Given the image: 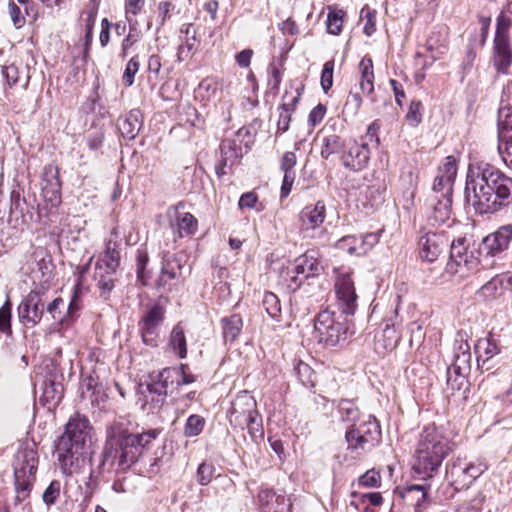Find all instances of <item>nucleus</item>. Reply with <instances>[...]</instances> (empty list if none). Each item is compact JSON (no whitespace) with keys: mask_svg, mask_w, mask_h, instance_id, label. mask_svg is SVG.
<instances>
[{"mask_svg":"<svg viewBox=\"0 0 512 512\" xmlns=\"http://www.w3.org/2000/svg\"><path fill=\"white\" fill-rule=\"evenodd\" d=\"M465 198L476 213L493 214L512 201V178L489 163H470Z\"/></svg>","mask_w":512,"mask_h":512,"instance_id":"obj_1","label":"nucleus"},{"mask_svg":"<svg viewBox=\"0 0 512 512\" xmlns=\"http://www.w3.org/2000/svg\"><path fill=\"white\" fill-rule=\"evenodd\" d=\"M455 447V442L441 430L435 426L425 427L415 451V470L425 476H431Z\"/></svg>","mask_w":512,"mask_h":512,"instance_id":"obj_2","label":"nucleus"},{"mask_svg":"<svg viewBox=\"0 0 512 512\" xmlns=\"http://www.w3.org/2000/svg\"><path fill=\"white\" fill-rule=\"evenodd\" d=\"M90 422L85 416L76 414L66 424L65 432L59 438L56 452L61 470L71 475L78 466L81 450L90 435Z\"/></svg>","mask_w":512,"mask_h":512,"instance_id":"obj_3","label":"nucleus"},{"mask_svg":"<svg viewBox=\"0 0 512 512\" xmlns=\"http://www.w3.org/2000/svg\"><path fill=\"white\" fill-rule=\"evenodd\" d=\"M228 419L235 427L247 428L252 436L257 432L262 433L256 400L247 391L237 394L228 411Z\"/></svg>","mask_w":512,"mask_h":512,"instance_id":"obj_4","label":"nucleus"},{"mask_svg":"<svg viewBox=\"0 0 512 512\" xmlns=\"http://www.w3.org/2000/svg\"><path fill=\"white\" fill-rule=\"evenodd\" d=\"M511 27L512 19L504 12H501L496 19L492 55L494 68L501 74H508L509 67L512 64Z\"/></svg>","mask_w":512,"mask_h":512,"instance_id":"obj_5","label":"nucleus"},{"mask_svg":"<svg viewBox=\"0 0 512 512\" xmlns=\"http://www.w3.org/2000/svg\"><path fill=\"white\" fill-rule=\"evenodd\" d=\"M381 437L380 426L375 417L369 415L359 424H352L346 431L348 449L358 455L371 450Z\"/></svg>","mask_w":512,"mask_h":512,"instance_id":"obj_6","label":"nucleus"},{"mask_svg":"<svg viewBox=\"0 0 512 512\" xmlns=\"http://www.w3.org/2000/svg\"><path fill=\"white\" fill-rule=\"evenodd\" d=\"M348 327L342 320V314L336 315L330 310L318 313L314 323L315 338L326 346H336L346 339Z\"/></svg>","mask_w":512,"mask_h":512,"instance_id":"obj_7","label":"nucleus"},{"mask_svg":"<svg viewBox=\"0 0 512 512\" xmlns=\"http://www.w3.org/2000/svg\"><path fill=\"white\" fill-rule=\"evenodd\" d=\"M157 435V430H149L141 434H123L119 440V466L126 469L135 463Z\"/></svg>","mask_w":512,"mask_h":512,"instance_id":"obj_8","label":"nucleus"},{"mask_svg":"<svg viewBox=\"0 0 512 512\" xmlns=\"http://www.w3.org/2000/svg\"><path fill=\"white\" fill-rule=\"evenodd\" d=\"M120 264V251L117 245L108 243L105 253L95 264L94 279L102 295L109 294L114 288V275Z\"/></svg>","mask_w":512,"mask_h":512,"instance_id":"obj_9","label":"nucleus"},{"mask_svg":"<svg viewBox=\"0 0 512 512\" xmlns=\"http://www.w3.org/2000/svg\"><path fill=\"white\" fill-rule=\"evenodd\" d=\"M487 465L481 461L468 463L457 458L446 466V476L456 489L468 487L475 479L481 476Z\"/></svg>","mask_w":512,"mask_h":512,"instance_id":"obj_10","label":"nucleus"},{"mask_svg":"<svg viewBox=\"0 0 512 512\" xmlns=\"http://www.w3.org/2000/svg\"><path fill=\"white\" fill-rule=\"evenodd\" d=\"M334 290L338 308L342 314L354 315L357 308V299L352 273L346 270H336Z\"/></svg>","mask_w":512,"mask_h":512,"instance_id":"obj_11","label":"nucleus"},{"mask_svg":"<svg viewBox=\"0 0 512 512\" xmlns=\"http://www.w3.org/2000/svg\"><path fill=\"white\" fill-rule=\"evenodd\" d=\"M165 320V309L154 304L146 309L139 321V332L144 344L155 347L158 345L160 328Z\"/></svg>","mask_w":512,"mask_h":512,"instance_id":"obj_12","label":"nucleus"},{"mask_svg":"<svg viewBox=\"0 0 512 512\" xmlns=\"http://www.w3.org/2000/svg\"><path fill=\"white\" fill-rule=\"evenodd\" d=\"M44 293L38 290L30 291L18 307V317L22 324L34 327L42 319L45 309Z\"/></svg>","mask_w":512,"mask_h":512,"instance_id":"obj_13","label":"nucleus"},{"mask_svg":"<svg viewBox=\"0 0 512 512\" xmlns=\"http://www.w3.org/2000/svg\"><path fill=\"white\" fill-rule=\"evenodd\" d=\"M323 270V266L318 259L312 254H304L295 261L293 270L291 271L290 282L288 287L295 291L299 289L304 280L318 276Z\"/></svg>","mask_w":512,"mask_h":512,"instance_id":"obj_14","label":"nucleus"},{"mask_svg":"<svg viewBox=\"0 0 512 512\" xmlns=\"http://www.w3.org/2000/svg\"><path fill=\"white\" fill-rule=\"evenodd\" d=\"M27 270L33 281L48 283L53 278L54 265L52 258L43 247H37L27 261Z\"/></svg>","mask_w":512,"mask_h":512,"instance_id":"obj_15","label":"nucleus"},{"mask_svg":"<svg viewBox=\"0 0 512 512\" xmlns=\"http://www.w3.org/2000/svg\"><path fill=\"white\" fill-rule=\"evenodd\" d=\"M184 208L183 202L170 206L167 209V217L170 227L178 238L192 236L198 229V220L189 212H181Z\"/></svg>","mask_w":512,"mask_h":512,"instance_id":"obj_16","label":"nucleus"},{"mask_svg":"<svg viewBox=\"0 0 512 512\" xmlns=\"http://www.w3.org/2000/svg\"><path fill=\"white\" fill-rule=\"evenodd\" d=\"M457 175L456 160L452 156L444 159L443 163L439 166L438 174L435 177L432 196L431 197H444L452 196L453 184Z\"/></svg>","mask_w":512,"mask_h":512,"instance_id":"obj_17","label":"nucleus"},{"mask_svg":"<svg viewBox=\"0 0 512 512\" xmlns=\"http://www.w3.org/2000/svg\"><path fill=\"white\" fill-rule=\"evenodd\" d=\"M343 165L353 171L362 170L368 164L370 159V150L368 142L354 139L346 140V146L341 155Z\"/></svg>","mask_w":512,"mask_h":512,"instance_id":"obj_18","label":"nucleus"},{"mask_svg":"<svg viewBox=\"0 0 512 512\" xmlns=\"http://www.w3.org/2000/svg\"><path fill=\"white\" fill-rule=\"evenodd\" d=\"M379 237L380 234L377 232L361 234L359 236L348 235L338 240L337 247L347 251L349 254L361 256L365 255L379 242Z\"/></svg>","mask_w":512,"mask_h":512,"instance_id":"obj_19","label":"nucleus"},{"mask_svg":"<svg viewBox=\"0 0 512 512\" xmlns=\"http://www.w3.org/2000/svg\"><path fill=\"white\" fill-rule=\"evenodd\" d=\"M477 264V258L474 257L472 251H468L465 246V238H459L452 241L450 249V261L446 265V270L450 274L459 272V267H466L467 270L472 269Z\"/></svg>","mask_w":512,"mask_h":512,"instance_id":"obj_20","label":"nucleus"},{"mask_svg":"<svg viewBox=\"0 0 512 512\" xmlns=\"http://www.w3.org/2000/svg\"><path fill=\"white\" fill-rule=\"evenodd\" d=\"M448 245V239L440 233L427 232L419 238V254L422 260L433 262Z\"/></svg>","mask_w":512,"mask_h":512,"instance_id":"obj_21","label":"nucleus"},{"mask_svg":"<svg viewBox=\"0 0 512 512\" xmlns=\"http://www.w3.org/2000/svg\"><path fill=\"white\" fill-rule=\"evenodd\" d=\"M512 240V225L499 227L495 232L487 235L482 241V250L488 255H496L506 250Z\"/></svg>","mask_w":512,"mask_h":512,"instance_id":"obj_22","label":"nucleus"},{"mask_svg":"<svg viewBox=\"0 0 512 512\" xmlns=\"http://www.w3.org/2000/svg\"><path fill=\"white\" fill-rule=\"evenodd\" d=\"M325 218L326 208L322 201L308 205L300 212V221L304 230H315L321 226Z\"/></svg>","mask_w":512,"mask_h":512,"instance_id":"obj_23","label":"nucleus"},{"mask_svg":"<svg viewBox=\"0 0 512 512\" xmlns=\"http://www.w3.org/2000/svg\"><path fill=\"white\" fill-rule=\"evenodd\" d=\"M401 497L414 508V512H424L429 504L427 490L422 485H410L401 491Z\"/></svg>","mask_w":512,"mask_h":512,"instance_id":"obj_24","label":"nucleus"},{"mask_svg":"<svg viewBox=\"0 0 512 512\" xmlns=\"http://www.w3.org/2000/svg\"><path fill=\"white\" fill-rule=\"evenodd\" d=\"M38 465V456L36 450L32 447H21L16 454L14 462V474L21 470L25 474L35 475Z\"/></svg>","mask_w":512,"mask_h":512,"instance_id":"obj_25","label":"nucleus"},{"mask_svg":"<svg viewBox=\"0 0 512 512\" xmlns=\"http://www.w3.org/2000/svg\"><path fill=\"white\" fill-rule=\"evenodd\" d=\"M143 124V116L139 109H132L124 118L118 120V128L123 137L134 139Z\"/></svg>","mask_w":512,"mask_h":512,"instance_id":"obj_26","label":"nucleus"},{"mask_svg":"<svg viewBox=\"0 0 512 512\" xmlns=\"http://www.w3.org/2000/svg\"><path fill=\"white\" fill-rule=\"evenodd\" d=\"M220 164L217 168L219 175L225 174L224 168L232 166L241 157V147L234 140L225 139L220 145Z\"/></svg>","mask_w":512,"mask_h":512,"instance_id":"obj_27","label":"nucleus"},{"mask_svg":"<svg viewBox=\"0 0 512 512\" xmlns=\"http://www.w3.org/2000/svg\"><path fill=\"white\" fill-rule=\"evenodd\" d=\"M430 206L432 207L431 219L434 224H442L450 219L452 196L430 197Z\"/></svg>","mask_w":512,"mask_h":512,"instance_id":"obj_28","label":"nucleus"},{"mask_svg":"<svg viewBox=\"0 0 512 512\" xmlns=\"http://www.w3.org/2000/svg\"><path fill=\"white\" fill-rule=\"evenodd\" d=\"M182 265L180 260L173 255H166L163 258L159 285L165 286L170 280L179 279L182 276Z\"/></svg>","mask_w":512,"mask_h":512,"instance_id":"obj_29","label":"nucleus"},{"mask_svg":"<svg viewBox=\"0 0 512 512\" xmlns=\"http://www.w3.org/2000/svg\"><path fill=\"white\" fill-rule=\"evenodd\" d=\"M361 78L359 82L360 89L365 94H371L374 91V71L373 62L369 57H364L359 63Z\"/></svg>","mask_w":512,"mask_h":512,"instance_id":"obj_30","label":"nucleus"},{"mask_svg":"<svg viewBox=\"0 0 512 512\" xmlns=\"http://www.w3.org/2000/svg\"><path fill=\"white\" fill-rule=\"evenodd\" d=\"M168 344L174 354H176L180 359H184L187 356L186 337L184 329L180 323L173 327Z\"/></svg>","mask_w":512,"mask_h":512,"instance_id":"obj_31","label":"nucleus"},{"mask_svg":"<svg viewBox=\"0 0 512 512\" xmlns=\"http://www.w3.org/2000/svg\"><path fill=\"white\" fill-rule=\"evenodd\" d=\"M512 136V107L501 104L498 110V138Z\"/></svg>","mask_w":512,"mask_h":512,"instance_id":"obj_32","label":"nucleus"},{"mask_svg":"<svg viewBox=\"0 0 512 512\" xmlns=\"http://www.w3.org/2000/svg\"><path fill=\"white\" fill-rule=\"evenodd\" d=\"M243 326L240 315L233 314L230 317L222 319L223 337L226 341H234L239 335Z\"/></svg>","mask_w":512,"mask_h":512,"instance_id":"obj_33","label":"nucleus"},{"mask_svg":"<svg viewBox=\"0 0 512 512\" xmlns=\"http://www.w3.org/2000/svg\"><path fill=\"white\" fill-rule=\"evenodd\" d=\"M14 477L17 500L23 501L28 497L30 493L35 475L28 476L27 474H25V472H21V470H19L14 474Z\"/></svg>","mask_w":512,"mask_h":512,"instance_id":"obj_34","label":"nucleus"},{"mask_svg":"<svg viewBox=\"0 0 512 512\" xmlns=\"http://www.w3.org/2000/svg\"><path fill=\"white\" fill-rule=\"evenodd\" d=\"M346 146V141H343L337 135H329L324 138L323 146L321 149V156L328 159L332 154H343V150Z\"/></svg>","mask_w":512,"mask_h":512,"instance_id":"obj_35","label":"nucleus"},{"mask_svg":"<svg viewBox=\"0 0 512 512\" xmlns=\"http://www.w3.org/2000/svg\"><path fill=\"white\" fill-rule=\"evenodd\" d=\"M476 352L478 357L481 358L485 355V361L492 358L494 355L500 353V347L497 340L493 335L480 339L476 345Z\"/></svg>","mask_w":512,"mask_h":512,"instance_id":"obj_36","label":"nucleus"},{"mask_svg":"<svg viewBox=\"0 0 512 512\" xmlns=\"http://www.w3.org/2000/svg\"><path fill=\"white\" fill-rule=\"evenodd\" d=\"M42 197L50 209L56 208L61 203V184H43Z\"/></svg>","mask_w":512,"mask_h":512,"instance_id":"obj_37","label":"nucleus"},{"mask_svg":"<svg viewBox=\"0 0 512 512\" xmlns=\"http://www.w3.org/2000/svg\"><path fill=\"white\" fill-rule=\"evenodd\" d=\"M206 421L204 417L198 414H192L188 417L184 426L183 433L186 437H195L201 434Z\"/></svg>","mask_w":512,"mask_h":512,"instance_id":"obj_38","label":"nucleus"},{"mask_svg":"<svg viewBox=\"0 0 512 512\" xmlns=\"http://www.w3.org/2000/svg\"><path fill=\"white\" fill-rule=\"evenodd\" d=\"M502 294L501 280H499L497 275L484 284L479 290V295L487 300L495 299Z\"/></svg>","mask_w":512,"mask_h":512,"instance_id":"obj_39","label":"nucleus"},{"mask_svg":"<svg viewBox=\"0 0 512 512\" xmlns=\"http://www.w3.org/2000/svg\"><path fill=\"white\" fill-rule=\"evenodd\" d=\"M196 42L195 33L191 37H185L183 43L177 48V61L179 63L192 58L196 50Z\"/></svg>","mask_w":512,"mask_h":512,"instance_id":"obj_40","label":"nucleus"},{"mask_svg":"<svg viewBox=\"0 0 512 512\" xmlns=\"http://www.w3.org/2000/svg\"><path fill=\"white\" fill-rule=\"evenodd\" d=\"M345 12L341 9L330 10L327 16V31L333 35H339L342 31Z\"/></svg>","mask_w":512,"mask_h":512,"instance_id":"obj_41","label":"nucleus"},{"mask_svg":"<svg viewBox=\"0 0 512 512\" xmlns=\"http://www.w3.org/2000/svg\"><path fill=\"white\" fill-rule=\"evenodd\" d=\"M338 412L341 420L344 422H355L359 417V410L356 405L349 400H341L338 405Z\"/></svg>","mask_w":512,"mask_h":512,"instance_id":"obj_42","label":"nucleus"},{"mask_svg":"<svg viewBox=\"0 0 512 512\" xmlns=\"http://www.w3.org/2000/svg\"><path fill=\"white\" fill-rule=\"evenodd\" d=\"M262 304L267 314L273 318L278 319L281 314V305L278 297L272 292L264 294Z\"/></svg>","mask_w":512,"mask_h":512,"instance_id":"obj_43","label":"nucleus"},{"mask_svg":"<svg viewBox=\"0 0 512 512\" xmlns=\"http://www.w3.org/2000/svg\"><path fill=\"white\" fill-rule=\"evenodd\" d=\"M180 376V369L173 368V367H167L164 368L162 371L157 373L155 377L158 379V381L163 384L166 392L168 391V388L172 386L175 382L177 383V380Z\"/></svg>","mask_w":512,"mask_h":512,"instance_id":"obj_44","label":"nucleus"},{"mask_svg":"<svg viewBox=\"0 0 512 512\" xmlns=\"http://www.w3.org/2000/svg\"><path fill=\"white\" fill-rule=\"evenodd\" d=\"M11 311L12 305L9 299L5 301V303L0 308V332L11 335Z\"/></svg>","mask_w":512,"mask_h":512,"instance_id":"obj_45","label":"nucleus"},{"mask_svg":"<svg viewBox=\"0 0 512 512\" xmlns=\"http://www.w3.org/2000/svg\"><path fill=\"white\" fill-rule=\"evenodd\" d=\"M498 152L506 166L512 168V135L498 138Z\"/></svg>","mask_w":512,"mask_h":512,"instance_id":"obj_46","label":"nucleus"},{"mask_svg":"<svg viewBox=\"0 0 512 512\" xmlns=\"http://www.w3.org/2000/svg\"><path fill=\"white\" fill-rule=\"evenodd\" d=\"M295 371H296L299 381L304 386L310 387V386L314 385V380H313L314 372L308 364L300 361L296 365Z\"/></svg>","mask_w":512,"mask_h":512,"instance_id":"obj_47","label":"nucleus"},{"mask_svg":"<svg viewBox=\"0 0 512 512\" xmlns=\"http://www.w3.org/2000/svg\"><path fill=\"white\" fill-rule=\"evenodd\" d=\"M398 317L397 309L392 311V316L385 320V328L383 330L384 336L387 337L389 341V346L394 347L398 341V336L396 334L395 325L396 322L393 318Z\"/></svg>","mask_w":512,"mask_h":512,"instance_id":"obj_48","label":"nucleus"},{"mask_svg":"<svg viewBox=\"0 0 512 512\" xmlns=\"http://www.w3.org/2000/svg\"><path fill=\"white\" fill-rule=\"evenodd\" d=\"M215 467L212 464L201 463L197 469V481L200 485H208L214 477Z\"/></svg>","mask_w":512,"mask_h":512,"instance_id":"obj_49","label":"nucleus"},{"mask_svg":"<svg viewBox=\"0 0 512 512\" xmlns=\"http://www.w3.org/2000/svg\"><path fill=\"white\" fill-rule=\"evenodd\" d=\"M406 120L411 126H417L422 121V104L419 101H411Z\"/></svg>","mask_w":512,"mask_h":512,"instance_id":"obj_50","label":"nucleus"},{"mask_svg":"<svg viewBox=\"0 0 512 512\" xmlns=\"http://www.w3.org/2000/svg\"><path fill=\"white\" fill-rule=\"evenodd\" d=\"M139 61L137 60V57L131 58L128 63L126 64V68L123 73V83L126 86H131L134 83V76L139 71Z\"/></svg>","mask_w":512,"mask_h":512,"instance_id":"obj_51","label":"nucleus"},{"mask_svg":"<svg viewBox=\"0 0 512 512\" xmlns=\"http://www.w3.org/2000/svg\"><path fill=\"white\" fill-rule=\"evenodd\" d=\"M333 71H334V61H327L322 69L321 73V87L325 92H327L333 85Z\"/></svg>","mask_w":512,"mask_h":512,"instance_id":"obj_52","label":"nucleus"},{"mask_svg":"<svg viewBox=\"0 0 512 512\" xmlns=\"http://www.w3.org/2000/svg\"><path fill=\"white\" fill-rule=\"evenodd\" d=\"M145 0H126L125 16L128 23L131 25L134 21L132 18L136 16L142 9Z\"/></svg>","mask_w":512,"mask_h":512,"instance_id":"obj_53","label":"nucleus"},{"mask_svg":"<svg viewBox=\"0 0 512 512\" xmlns=\"http://www.w3.org/2000/svg\"><path fill=\"white\" fill-rule=\"evenodd\" d=\"M59 495H60V482L52 481L43 493V501L47 505H53V504H55Z\"/></svg>","mask_w":512,"mask_h":512,"instance_id":"obj_54","label":"nucleus"},{"mask_svg":"<svg viewBox=\"0 0 512 512\" xmlns=\"http://www.w3.org/2000/svg\"><path fill=\"white\" fill-rule=\"evenodd\" d=\"M380 482V474L374 469L368 470L359 478V485L364 487H378Z\"/></svg>","mask_w":512,"mask_h":512,"instance_id":"obj_55","label":"nucleus"},{"mask_svg":"<svg viewBox=\"0 0 512 512\" xmlns=\"http://www.w3.org/2000/svg\"><path fill=\"white\" fill-rule=\"evenodd\" d=\"M61 184L59 179V170L58 167L54 164H48L44 167L43 170V184Z\"/></svg>","mask_w":512,"mask_h":512,"instance_id":"obj_56","label":"nucleus"},{"mask_svg":"<svg viewBox=\"0 0 512 512\" xmlns=\"http://www.w3.org/2000/svg\"><path fill=\"white\" fill-rule=\"evenodd\" d=\"M460 353H457L455 355V364L454 366L457 367V369H460V364H468L470 361V346L467 342H461L459 345Z\"/></svg>","mask_w":512,"mask_h":512,"instance_id":"obj_57","label":"nucleus"},{"mask_svg":"<svg viewBox=\"0 0 512 512\" xmlns=\"http://www.w3.org/2000/svg\"><path fill=\"white\" fill-rule=\"evenodd\" d=\"M9 15L16 28H21L25 24V17L16 3L10 2L8 5Z\"/></svg>","mask_w":512,"mask_h":512,"instance_id":"obj_58","label":"nucleus"},{"mask_svg":"<svg viewBox=\"0 0 512 512\" xmlns=\"http://www.w3.org/2000/svg\"><path fill=\"white\" fill-rule=\"evenodd\" d=\"M299 98H300V92L298 90H296V95H289V93L286 92L283 95V103L279 107V110L289 111L292 113V111L295 109V107L299 101Z\"/></svg>","mask_w":512,"mask_h":512,"instance_id":"obj_59","label":"nucleus"},{"mask_svg":"<svg viewBox=\"0 0 512 512\" xmlns=\"http://www.w3.org/2000/svg\"><path fill=\"white\" fill-rule=\"evenodd\" d=\"M296 163H297V158H296L295 153L288 151V152L284 153V155L281 159L280 169L282 172H295L293 169H294Z\"/></svg>","mask_w":512,"mask_h":512,"instance_id":"obj_60","label":"nucleus"},{"mask_svg":"<svg viewBox=\"0 0 512 512\" xmlns=\"http://www.w3.org/2000/svg\"><path fill=\"white\" fill-rule=\"evenodd\" d=\"M2 75L10 87L14 86L18 82L19 72L15 65L3 66Z\"/></svg>","mask_w":512,"mask_h":512,"instance_id":"obj_61","label":"nucleus"},{"mask_svg":"<svg viewBox=\"0 0 512 512\" xmlns=\"http://www.w3.org/2000/svg\"><path fill=\"white\" fill-rule=\"evenodd\" d=\"M283 182L281 185V197L285 198L287 197L292 189L293 183L295 181V172H283Z\"/></svg>","mask_w":512,"mask_h":512,"instance_id":"obj_62","label":"nucleus"},{"mask_svg":"<svg viewBox=\"0 0 512 512\" xmlns=\"http://www.w3.org/2000/svg\"><path fill=\"white\" fill-rule=\"evenodd\" d=\"M361 15L366 18L363 31L367 36H371L376 31L375 15L370 10L365 11V9H362Z\"/></svg>","mask_w":512,"mask_h":512,"instance_id":"obj_63","label":"nucleus"},{"mask_svg":"<svg viewBox=\"0 0 512 512\" xmlns=\"http://www.w3.org/2000/svg\"><path fill=\"white\" fill-rule=\"evenodd\" d=\"M325 113L326 107L323 104H318L315 106L309 114V122L311 125L316 126L319 124L323 120Z\"/></svg>","mask_w":512,"mask_h":512,"instance_id":"obj_64","label":"nucleus"}]
</instances>
